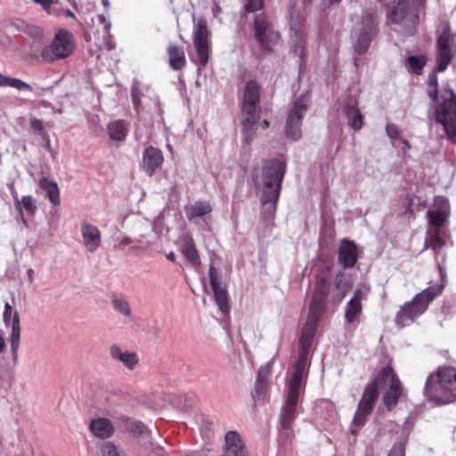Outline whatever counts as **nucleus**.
Here are the masks:
<instances>
[{"label":"nucleus","mask_w":456,"mask_h":456,"mask_svg":"<svg viewBox=\"0 0 456 456\" xmlns=\"http://www.w3.org/2000/svg\"><path fill=\"white\" fill-rule=\"evenodd\" d=\"M271 375L270 365L262 366L258 370V377L256 381V392L259 394L265 389L267 380Z\"/></svg>","instance_id":"39"},{"label":"nucleus","mask_w":456,"mask_h":456,"mask_svg":"<svg viewBox=\"0 0 456 456\" xmlns=\"http://www.w3.org/2000/svg\"><path fill=\"white\" fill-rule=\"evenodd\" d=\"M357 262V247L354 242L343 240L338 249V263L345 268L353 267Z\"/></svg>","instance_id":"21"},{"label":"nucleus","mask_w":456,"mask_h":456,"mask_svg":"<svg viewBox=\"0 0 456 456\" xmlns=\"http://www.w3.org/2000/svg\"><path fill=\"white\" fill-rule=\"evenodd\" d=\"M349 287L347 282L345 280V276L343 273H339L337 274L335 278V284L332 289L331 299L335 304L339 303L346 296Z\"/></svg>","instance_id":"31"},{"label":"nucleus","mask_w":456,"mask_h":456,"mask_svg":"<svg viewBox=\"0 0 456 456\" xmlns=\"http://www.w3.org/2000/svg\"><path fill=\"white\" fill-rule=\"evenodd\" d=\"M376 399V385H368L362 395V399L358 404L357 411L353 419V428H351V433L353 435H356L358 432V430L354 428H361L365 425L366 417L372 411Z\"/></svg>","instance_id":"14"},{"label":"nucleus","mask_w":456,"mask_h":456,"mask_svg":"<svg viewBox=\"0 0 456 456\" xmlns=\"http://www.w3.org/2000/svg\"><path fill=\"white\" fill-rule=\"evenodd\" d=\"M406 15L408 13L405 11L404 4L399 3L391 13L390 20L392 22L399 23L404 20Z\"/></svg>","instance_id":"42"},{"label":"nucleus","mask_w":456,"mask_h":456,"mask_svg":"<svg viewBox=\"0 0 456 456\" xmlns=\"http://www.w3.org/2000/svg\"><path fill=\"white\" fill-rule=\"evenodd\" d=\"M35 3L40 4L44 10H48L53 4V0H33Z\"/></svg>","instance_id":"54"},{"label":"nucleus","mask_w":456,"mask_h":456,"mask_svg":"<svg viewBox=\"0 0 456 456\" xmlns=\"http://www.w3.org/2000/svg\"><path fill=\"white\" fill-rule=\"evenodd\" d=\"M11 193H12L13 200H14L15 208L18 211V217H17L18 221L22 223L24 226H28V223L24 217V213H22V209H21V207L20 204V200H19V198H18L17 191H11Z\"/></svg>","instance_id":"43"},{"label":"nucleus","mask_w":456,"mask_h":456,"mask_svg":"<svg viewBox=\"0 0 456 456\" xmlns=\"http://www.w3.org/2000/svg\"><path fill=\"white\" fill-rule=\"evenodd\" d=\"M22 211L24 210L28 215H34L37 210L36 200L32 196H23L20 201Z\"/></svg>","instance_id":"41"},{"label":"nucleus","mask_w":456,"mask_h":456,"mask_svg":"<svg viewBox=\"0 0 456 456\" xmlns=\"http://www.w3.org/2000/svg\"><path fill=\"white\" fill-rule=\"evenodd\" d=\"M449 96H441V100L434 103L432 117L436 123L444 127L447 139L456 143V94L449 93Z\"/></svg>","instance_id":"6"},{"label":"nucleus","mask_w":456,"mask_h":456,"mask_svg":"<svg viewBox=\"0 0 456 456\" xmlns=\"http://www.w3.org/2000/svg\"><path fill=\"white\" fill-rule=\"evenodd\" d=\"M377 17L373 10H368L363 12L361 21L356 25L354 34L356 40L354 44V51L362 54L370 47V42L376 35Z\"/></svg>","instance_id":"9"},{"label":"nucleus","mask_w":456,"mask_h":456,"mask_svg":"<svg viewBox=\"0 0 456 456\" xmlns=\"http://www.w3.org/2000/svg\"><path fill=\"white\" fill-rule=\"evenodd\" d=\"M5 347V341L3 336L0 335V353L4 349Z\"/></svg>","instance_id":"61"},{"label":"nucleus","mask_w":456,"mask_h":456,"mask_svg":"<svg viewBox=\"0 0 456 456\" xmlns=\"http://www.w3.org/2000/svg\"><path fill=\"white\" fill-rule=\"evenodd\" d=\"M388 456H405V445L402 442L395 443L391 448Z\"/></svg>","instance_id":"48"},{"label":"nucleus","mask_w":456,"mask_h":456,"mask_svg":"<svg viewBox=\"0 0 456 456\" xmlns=\"http://www.w3.org/2000/svg\"><path fill=\"white\" fill-rule=\"evenodd\" d=\"M27 274L29 278V281H33V278H34V271L33 269H28V272H27Z\"/></svg>","instance_id":"63"},{"label":"nucleus","mask_w":456,"mask_h":456,"mask_svg":"<svg viewBox=\"0 0 456 456\" xmlns=\"http://www.w3.org/2000/svg\"><path fill=\"white\" fill-rule=\"evenodd\" d=\"M263 128H266L269 126V122L267 120H264L262 123Z\"/></svg>","instance_id":"64"},{"label":"nucleus","mask_w":456,"mask_h":456,"mask_svg":"<svg viewBox=\"0 0 456 456\" xmlns=\"http://www.w3.org/2000/svg\"><path fill=\"white\" fill-rule=\"evenodd\" d=\"M450 216V204L449 200L442 196H436L434 199L433 206L428 211V224L432 227L428 231V240L425 242L424 248L427 249L430 247L437 261V267L442 277L444 274V263L446 256L442 254V260H439L441 255V248L446 244L444 237L440 232V228L447 222Z\"/></svg>","instance_id":"3"},{"label":"nucleus","mask_w":456,"mask_h":456,"mask_svg":"<svg viewBox=\"0 0 456 456\" xmlns=\"http://www.w3.org/2000/svg\"><path fill=\"white\" fill-rule=\"evenodd\" d=\"M212 211V207L209 202L198 200L194 204L186 207L185 213L189 220H192L196 217L203 216L209 214Z\"/></svg>","instance_id":"30"},{"label":"nucleus","mask_w":456,"mask_h":456,"mask_svg":"<svg viewBox=\"0 0 456 456\" xmlns=\"http://www.w3.org/2000/svg\"><path fill=\"white\" fill-rule=\"evenodd\" d=\"M306 110L307 103L303 96L299 97L289 109L286 123V136L289 139L297 141L301 138L302 120Z\"/></svg>","instance_id":"13"},{"label":"nucleus","mask_w":456,"mask_h":456,"mask_svg":"<svg viewBox=\"0 0 456 456\" xmlns=\"http://www.w3.org/2000/svg\"><path fill=\"white\" fill-rule=\"evenodd\" d=\"M363 298V291L361 289H357L346 305L345 320L347 323H353L362 313V301Z\"/></svg>","instance_id":"22"},{"label":"nucleus","mask_w":456,"mask_h":456,"mask_svg":"<svg viewBox=\"0 0 456 456\" xmlns=\"http://www.w3.org/2000/svg\"><path fill=\"white\" fill-rule=\"evenodd\" d=\"M220 456H248V455H239V452L233 451H226L223 448V453Z\"/></svg>","instance_id":"57"},{"label":"nucleus","mask_w":456,"mask_h":456,"mask_svg":"<svg viewBox=\"0 0 456 456\" xmlns=\"http://www.w3.org/2000/svg\"><path fill=\"white\" fill-rule=\"evenodd\" d=\"M260 88L254 80L247 82L241 104L242 115L260 117Z\"/></svg>","instance_id":"17"},{"label":"nucleus","mask_w":456,"mask_h":456,"mask_svg":"<svg viewBox=\"0 0 456 456\" xmlns=\"http://www.w3.org/2000/svg\"><path fill=\"white\" fill-rule=\"evenodd\" d=\"M402 143H403V154H406V153H407V151L411 149V144H410V142H409L407 140H405V139L402 140Z\"/></svg>","instance_id":"59"},{"label":"nucleus","mask_w":456,"mask_h":456,"mask_svg":"<svg viewBox=\"0 0 456 456\" xmlns=\"http://www.w3.org/2000/svg\"><path fill=\"white\" fill-rule=\"evenodd\" d=\"M424 394L436 404H446L456 401V369L439 368L426 381Z\"/></svg>","instance_id":"4"},{"label":"nucleus","mask_w":456,"mask_h":456,"mask_svg":"<svg viewBox=\"0 0 456 456\" xmlns=\"http://www.w3.org/2000/svg\"><path fill=\"white\" fill-rule=\"evenodd\" d=\"M443 289V285L428 287L417 294L411 301L405 303L396 314L395 322L397 325L405 327L411 324L427 311L429 304L442 294Z\"/></svg>","instance_id":"5"},{"label":"nucleus","mask_w":456,"mask_h":456,"mask_svg":"<svg viewBox=\"0 0 456 456\" xmlns=\"http://www.w3.org/2000/svg\"><path fill=\"white\" fill-rule=\"evenodd\" d=\"M29 33L32 37H40L42 35V31L38 27H32Z\"/></svg>","instance_id":"56"},{"label":"nucleus","mask_w":456,"mask_h":456,"mask_svg":"<svg viewBox=\"0 0 456 456\" xmlns=\"http://www.w3.org/2000/svg\"><path fill=\"white\" fill-rule=\"evenodd\" d=\"M210 32L208 28V22L204 18H199L194 21L193 26V45L197 53V60H194L200 67H205L209 59Z\"/></svg>","instance_id":"11"},{"label":"nucleus","mask_w":456,"mask_h":456,"mask_svg":"<svg viewBox=\"0 0 456 456\" xmlns=\"http://www.w3.org/2000/svg\"><path fill=\"white\" fill-rule=\"evenodd\" d=\"M31 128L34 129L35 131H41L43 128L42 122L36 118L32 119L31 120Z\"/></svg>","instance_id":"55"},{"label":"nucleus","mask_w":456,"mask_h":456,"mask_svg":"<svg viewBox=\"0 0 456 456\" xmlns=\"http://www.w3.org/2000/svg\"><path fill=\"white\" fill-rule=\"evenodd\" d=\"M284 173L285 163L281 159L265 162L261 169L255 173V185L261 193V202L267 218H272L275 214Z\"/></svg>","instance_id":"2"},{"label":"nucleus","mask_w":456,"mask_h":456,"mask_svg":"<svg viewBox=\"0 0 456 456\" xmlns=\"http://www.w3.org/2000/svg\"><path fill=\"white\" fill-rule=\"evenodd\" d=\"M83 245L89 252H94L101 245V232L93 224H83L81 225Z\"/></svg>","instance_id":"20"},{"label":"nucleus","mask_w":456,"mask_h":456,"mask_svg":"<svg viewBox=\"0 0 456 456\" xmlns=\"http://www.w3.org/2000/svg\"><path fill=\"white\" fill-rule=\"evenodd\" d=\"M167 52L169 55V64L174 69L178 70L185 66V56L181 48L175 45H169Z\"/></svg>","instance_id":"33"},{"label":"nucleus","mask_w":456,"mask_h":456,"mask_svg":"<svg viewBox=\"0 0 456 456\" xmlns=\"http://www.w3.org/2000/svg\"><path fill=\"white\" fill-rule=\"evenodd\" d=\"M342 112L347 118L348 126L354 131H359L363 126V116L356 103H346L342 108Z\"/></svg>","instance_id":"24"},{"label":"nucleus","mask_w":456,"mask_h":456,"mask_svg":"<svg viewBox=\"0 0 456 456\" xmlns=\"http://www.w3.org/2000/svg\"><path fill=\"white\" fill-rule=\"evenodd\" d=\"M110 354L114 360L122 362L128 370H134L139 362L136 353L123 351L118 345H112L110 347Z\"/></svg>","instance_id":"23"},{"label":"nucleus","mask_w":456,"mask_h":456,"mask_svg":"<svg viewBox=\"0 0 456 456\" xmlns=\"http://www.w3.org/2000/svg\"><path fill=\"white\" fill-rule=\"evenodd\" d=\"M4 322L6 325L12 324L13 314H12V308L11 305L6 302L4 305Z\"/></svg>","instance_id":"50"},{"label":"nucleus","mask_w":456,"mask_h":456,"mask_svg":"<svg viewBox=\"0 0 456 456\" xmlns=\"http://www.w3.org/2000/svg\"><path fill=\"white\" fill-rule=\"evenodd\" d=\"M75 46L73 34L66 28H58L51 43L42 49L40 57L43 61L52 63L70 56Z\"/></svg>","instance_id":"7"},{"label":"nucleus","mask_w":456,"mask_h":456,"mask_svg":"<svg viewBox=\"0 0 456 456\" xmlns=\"http://www.w3.org/2000/svg\"><path fill=\"white\" fill-rule=\"evenodd\" d=\"M149 233H142L134 239V242L141 244L140 248L142 249H148L152 246V242L148 239Z\"/></svg>","instance_id":"47"},{"label":"nucleus","mask_w":456,"mask_h":456,"mask_svg":"<svg viewBox=\"0 0 456 456\" xmlns=\"http://www.w3.org/2000/svg\"><path fill=\"white\" fill-rule=\"evenodd\" d=\"M255 39L265 53H271L281 42L280 33L273 24L262 17H256L254 24Z\"/></svg>","instance_id":"10"},{"label":"nucleus","mask_w":456,"mask_h":456,"mask_svg":"<svg viewBox=\"0 0 456 456\" xmlns=\"http://www.w3.org/2000/svg\"><path fill=\"white\" fill-rule=\"evenodd\" d=\"M242 119V135L245 143L249 144L256 137V124L259 121V116L243 115Z\"/></svg>","instance_id":"27"},{"label":"nucleus","mask_w":456,"mask_h":456,"mask_svg":"<svg viewBox=\"0 0 456 456\" xmlns=\"http://www.w3.org/2000/svg\"><path fill=\"white\" fill-rule=\"evenodd\" d=\"M131 96L134 110L139 113L144 108H150L151 103L159 110V96L149 86L134 81L131 88Z\"/></svg>","instance_id":"15"},{"label":"nucleus","mask_w":456,"mask_h":456,"mask_svg":"<svg viewBox=\"0 0 456 456\" xmlns=\"http://www.w3.org/2000/svg\"><path fill=\"white\" fill-rule=\"evenodd\" d=\"M39 186L46 192V196L53 205L60 204V191L55 182L45 177L40 179Z\"/></svg>","instance_id":"32"},{"label":"nucleus","mask_w":456,"mask_h":456,"mask_svg":"<svg viewBox=\"0 0 456 456\" xmlns=\"http://www.w3.org/2000/svg\"><path fill=\"white\" fill-rule=\"evenodd\" d=\"M330 292V284L324 274L316 276L315 286L309 303L307 321L299 339L298 359L291 377L303 379L308 364V354L315 336L318 322L326 310V297Z\"/></svg>","instance_id":"1"},{"label":"nucleus","mask_w":456,"mask_h":456,"mask_svg":"<svg viewBox=\"0 0 456 456\" xmlns=\"http://www.w3.org/2000/svg\"><path fill=\"white\" fill-rule=\"evenodd\" d=\"M370 385H376L377 395L379 387L384 389L383 402L387 408L397 404L403 389L398 377L391 367L383 368Z\"/></svg>","instance_id":"8"},{"label":"nucleus","mask_w":456,"mask_h":456,"mask_svg":"<svg viewBox=\"0 0 456 456\" xmlns=\"http://www.w3.org/2000/svg\"><path fill=\"white\" fill-rule=\"evenodd\" d=\"M265 0H247L245 10L248 12H254L264 7Z\"/></svg>","instance_id":"45"},{"label":"nucleus","mask_w":456,"mask_h":456,"mask_svg":"<svg viewBox=\"0 0 456 456\" xmlns=\"http://www.w3.org/2000/svg\"><path fill=\"white\" fill-rule=\"evenodd\" d=\"M426 3V0H411V4L414 9V12L412 13V16H416V12H419V10L424 6Z\"/></svg>","instance_id":"52"},{"label":"nucleus","mask_w":456,"mask_h":456,"mask_svg":"<svg viewBox=\"0 0 456 456\" xmlns=\"http://www.w3.org/2000/svg\"><path fill=\"white\" fill-rule=\"evenodd\" d=\"M223 448L226 451L239 452V455H248L245 444L240 435L236 431H228L224 436Z\"/></svg>","instance_id":"25"},{"label":"nucleus","mask_w":456,"mask_h":456,"mask_svg":"<svg viewBox=\"0 0 456 456\" xmlns=\"http://www.w3.org/2000/svg\"><path fill=\"white\" fill-rule=\"evenodd\" d=\"M10 86V87H13V88H16L18 90H25V89H29L30 86L26 84L25 82L20 80V79H17V78H12L10 77L9 78V82H8V86Z\"/></svg>","instance_id":"49"},{"label":"nucleus","mask_w":456,"mask_h":456,"mask_svg":"<svg viewBox=\"0 0 456 456\" xmlns=\"http://www.w3.org/2000/svg\"><path fill=\"white\" fill-rule=\"evenodd\" d=\"M290 44H291L292 51L295 53L301 55L302 54V47H303L301 34H300L299 28H297V26L293 23L291 25V31H290Z\"/></svg>","instance_id":"37"},{"label":"nucleus","mask_w":456,"mask_h":456,"mask_svg":"<svg viewBox=\"0 0 456 456\" xmlns=\"http://www.w3.org/2000/svg\"><path fill=\"white\" fill-rule=\"evenodd\" d=\"M98 20H99V21H100L102 24H103V26H104V30H105V32H106L107 36H108V37H110V28H111V23H110V20H108L104 17V15H102V14L98 15Z\"/></svg>","instance_id":"51"},{"label":"nucleus","mask_w":456,"mask_h":456,"mask_svg":"<svg viewBox=\"0 0 456 456\" xmlns=\"http://www.w3.org/2000/svg\"><path fill=\"white\" fill-rule=\"evenodd\" d=\"M208 276L210 280V285L212 287L214 297L219 310L223 314L229 312V303L227 291L222 287L220 282V276L217 270L214 266H210L208 271Z\"/></svg>","instance_id":"18"},{"label":"nucleus","mask_w":456,"mask_h":456,"mask_svg":"<svg viewBox=\"0 0 456 456\" xmlns=\"http://www.w3.org/2000/svg\"><path fill=\"white\" fill-rule=\"evenodd\" d=\"M12 334H11V351L12 360L14 362L17 361L18 357V350L20 346V318L17 312L13 314V318L12 322Z\"/></svg>","instance_id":"29"},{"label":"nucleus","mask_w":456,"mask_h":456,"mask_svg":"<svg viewBox=\"0 0 456 456\" xmlns=\"http://www.w3.org/2000/svg\"><path fill=\"white\" fill-rule=\"evenodd\" d=\"M386 133L387 135L394 140V139H400L402 136V131L399 129V127L395 124H388L386 126Z\"/></svg>","instance_id":"46"},{"label":"nucleus","mask_w":456,"mask_h":456,"mask_svg":"<svg viewBox=\"0 0 456 456\" xmlns=\"http://www.w3.org/2000/svg\"><path fill=\"white\" fill-rule=\"evenodd\" d=\"M162 152L152 146L147 147L142 154V168L149 175H152L163 162Z\"/></svg>","instance_id":"19"},{"label":"nucleus","mask_w":456,"mask_h":456,"mask_svg":"<svg viewBox=\"0 0 456 456\" xmlns=\"http://www.w3.org/2000/svg\"><path fill=\"white\" fill-rule=\"evenodd\" d=\"M456 53V45L452 37L447 32L442 33L436 43V70L444 72Z\"/></svg>","instance_id":"16"},{"label":"nucleus","mask_w":456,"mask_h":456,"mask_svg":"<svg viewBox=\"0 0 456 456\" xmlns=\"http://www.w3.org/2000/svg\"><path fill=\"white\" fill-rule=\"evenodd\" d=\"M436 68L434 69V71L429 74L428 77V96L433 100L434 103H436L437 101L441 100V97L438 94V78L436 76Z\"/></svg>","instance_id":"36"},{"label":"nucleus","mask_w":456,"mask_h":456,"mask_svg":"<svg viewBox=\"0 0 456 456\" xmlns=\"http://www.w3.org/2000/svg\"><path fill=\"white\" fill-rule=\"evenodd\" d=\"M122 421L124 428L134 435H142L146 429L145 426L141 421L134 420L126 417L122 418Z\"/></svg>","instance_id":"38"},{"label":"nucleus","mask_w":456,"mask_h":456,"mask_svg":"<svg viewBox=\"0 0 456 456\" xmlns=\"http://www.w3.org/2000/svg\"><path fill=\"white\" fill-rule=\"evenodd\" d=\"M109 134L111 140L122 141L126 138L127 128L124 121L118 120L109 124Z\"/></svg>","instance_id":"34"},{"label":"nucleus","mask_w":456,"mask_h":456,"mask_svg":"<svg viewBox=\"0 0 456 456\" xmlns=\"http://www.w3.org/2000/svg\"><path fill=\"white\" fill-rule=\"evenodd\" d=\"M182 253L184 257L193 265L200 264V256L196 249L192 238L189 235H183L182 238Z\"/></svg>","instance_id":"28"},{"label":"nucleus","mask_w":456,"mask_h":456,"mask_svg":"<svg viewBox=\"0 0 456 456\" xmlns=\"http://www.w3.org/2000/svg\"><path fill=\"white\" fill-rule=\"evenodd\" d=\"M9 78L8 77H5L4 76L3 74L0 73V86H8V82H9Z\"/></svg>","instance_id":"58"},{"label":"nucleus","mask_w":456,"mask_h":456,"mask_svg":"<svg viewBox=\"0 0 456 456\" xmlns=\"http://www.w3.org/2000/svg\"><path fill=\"white\" fill-rule=\"evenodd\" d=\"M111 303L116 311L125 317H129L132 308L128 300L124 296H113Z\"/></svg>","instance_id":"35"},{"label":"nucleus","mask_w":456,"mask_h":456,"mask_svg":"<svg viewBox=\"0 0 456 456\" xmlns=\"http://www.w3.org/2000/svg\"><path fill=\"white\" fill-rule=\"evenodd\" d=\"M427 58L424 55L417 56H410L408 58V64L412 69V71L416 74H420L422 69L426 65Z\"/></svg>","instance_id":"40"},{"label":"nucleus","mask_w":456,"mask_h":456,"mask_svg":"<svg viewBox=\"0 0 456 456\" xmlns=\"http://www.w3.org/2000/svg\"><path fill=\"white\" fill-rule=\"evenodd\" d=\"M117 242L119 246H128L131 243L134 242V240H132L129 237H119L117 238Z\"/></svg>","instance_id":"53"},{"label":"nucleus","mask_w":456,"mask_h":456,"mask_svg":"<svg viewBox=\"0 0 456 456\" xmlns=\"http://www.w3.org/2000/svg\"><path fill=\"white\" fill-rule=\"evenodd\" d=\"M101 456H120L112 443H106L101 448Z\"/></svg>","instance_id":"44"},{"label":"nucleus","mask_w":456,"mask_h":456,"mask_svg":"<svg viewBox=\"0 0 456 456\" xmlns=\"http://www.w3.org/2000/svg\"><path fill=\"white\" fill-rule=\"evenodd\" d=\"M90 430L95 436L101 438H108L114 432L111 422L104 418L94 419L90 424Z\"/></svg>","instance_id":"26"},{"label":"nucleus","mask_w":456,"mask_h":456,"mask_svg":"<svg viewBox=\"0 0 456 456\" xmlns=\"http://www.w3.org/2000/svg\"><path fill=\"white\" fill-rule=\"evenodd\" d=\"M303 379L290 377L288 381V395L281 416V426L288 429L296 417V410L302 388Z\"/></svg>","instance_id":"12"},{"label":"nucleus","mask_w":456,"mask_h":456,"mask_svg":"<svg viewBox=\"0 0 456 456\" xmlns=\"http://www.w3.org/2000/svg\"><path fill=\"white\" fill-rule=\"evenodd\" d=\"M167 258L169 261L175 262V254L174 252H169V253L167 255Z\"/></svg>","instance_id":"62"},{"label":"nucleus","mask_w":456,"mask_h":456,"mask_svg":"<svg viewBox=\"0 0 456 456\" xmlns=\"http://www.w3.org/2000/svg\"><path fill=\"white\" fill-rule=\"evenodd\" d=\"M342 0H323V3L325 5H331L333 4H338L340 3Z\"/></svg>","instance_id":"60"}]
</instances>
